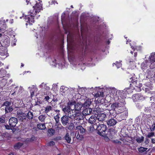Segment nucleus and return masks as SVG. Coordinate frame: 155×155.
I'll use <instances>...</instances> for the list:
<instances>
[{"mask_svg": "<svg viewBox=\"0 0 155 155\" xmlns=\"http://www.w3.org/2000/svg\"><path fill=\"white\" fill-rule=\"evenodd\" d=\"M25 114L23 113H18L16 115V117L18 118V119L21 121H22L23 119L26 118Z\"/></svg>", "mask_w": 155, "mask_h": 155, "instance_id": "2eb2a0df", "label": "nucleus"}, {"mask_svg": "<svg viewBox=\"0 0 155 155\" xmlns=\"http://www.w3.org/2000/svg\"><path fill=\"white\" fill-rule=\"evenodd\" d=\"M30 0H26V2L27 3V4H28Z\"/></svg>", "mask_w": 155, "mask_h": 155, "instance_id": "4d7b16f0", "label": "nucleus"}, {"mask_svg": "<svg viewBox=\"0 0 155 155\" xmlns=\"http://www.w3.org/2000/svg\"><path fill=\"white\" fill-rule=\"evenodd\" d=\"M5 128L7 129H10V127L9 125H5Z\"/></svg>", "mask_w": 155, "mask_h": 155, "instance_id": "3c124183", "label": "nucleus"}, {"mask_svg": "<svg viewBox=\"0 0 155 155\" xmlns=\"http://www.w3.org/2000/svg\"><path fill=\"white\" fill-rule=\"evenodd\" d=\"M51 97H50L49 96H47L45 97V100L46 101L49 102V99H51Z\"/></svg>", "mask_w": 155, "mask_h": 155, "instance_id": "a18cd8bd", "label": "nucleus"}, {"mask_svg": "<svg viewBox=\"0 0 155 155\" xmlns=\"http://www.w3.org/2000/svg\"><path fill=\"white\" fill-rule=\"evenodd\" d=\"M118 140H113V142L114 143H118Z\"/></svg>", "mask_w": 155, "mask_h": 155, "instance_id": "864d4df0", "label": "nucleus"}, {"mask_svg": "<svg viewBox=\"0 0 155 155\" xmlns=\"http://www.w3.org/2000/svg\"><path fill=\"white\" fill-rule=\"evenodd\" d=\"M29 88H31V89H35V90H32V91H32V90H31V96H32L33 95H34V91H35V90H37V88L35 86H32V87H28Z\"/></svg>", "mask_w": 155, "mask_h": 155, "instance_id": "72a5a7b5", "label": "nucleus"}, {"mask_svg": "<svg viewBox=\"0 0 155 155\" xmlns=\"http://www.w3.org/2000/svg\"><path fill=\"white\" fill-rule=\"evenodd\" d=\"M146 73L148 75L147 76V78H150L153 75L154 76V74H155V68H153L150 67V68L147 71Z\"/></svg>", "mask_w": 155, "mask_h": 155, "instance_id": "6e6552de", "label": "nucleus"}, {"mask_svg": "<svg viewBox=\"0 0 155 155\" xmlns=\"http://www.w3.org/2000/svg\"><path fill=\"white\" fill-rule=\"evenodd\" d=\"M94 127L93 126H91L89 127V130L90 132H92L94 130Z\"/></svg>", "mask_w": 155, "mask_h": 155, "instance_id": "c03bdc74", "label": "nucleus"}, {"mask_svg": "<svg viewBox=\"0 0 155 155\" xmlns=\"http://www.w3.org/2000/svg\"><path fill=\"white\" fill-rule=\"evenodd\" d=\"M133 98L136 101L138 100H143L145 99V97L141 94H135L134 95Z\"/></svg>", "mask_w": 155, "mask_h": 155, "instance_id": "9b49d317", "label": "nucleus"}, {"mask_svg": "<svg viewBox=\"0 0 155 155\" xmlns=\"http://www.w3.org/2000/svg\"><path fill=\"white\" fill-rule=\"evenodd\" d=\"M77 139L79 140H82L83 137L82 135H81L79 134V132H78L77 135L76 137Z\"/></svg>", "mask_w": 155, "mask_h": 155, "instance_id": "c9c22d12", "label": "nucleus"}, {"mask_svg": "<svg viewBox=\"0 0 155 155\" xmlns=\"http://www.w3.org/2000/svg\"><path fill=\"white\" fill-rule=\"evenodd\" d=\"M55 111H57V112H58V113H59V112L60 111L59 110H55Z\"/></svg>", "mask_w": 155, "mask_h": 155, "instance_id": "052dcab7", "label": "nucleus"}, {"mask_svg": "<svg viewBox=\"0 0 155 155\" xmlns=\"http://www.w3.org/2000/svg\"><path fill=\"white\" fill-rule=\"evenodd\" d=\"M92 112V110L91 108H86L84 109L82 114L83 115L86 116L90 114Z\"/></svg>", "mask_w": 155, "mask_h": 155, "instance_id": "dca6fc26", "label": "nucleus"}, {"mask_svg": "<svg viewBox=\"0 0 155 155\" xmlns=\"http://www.w3.org/2000/svg\"><path fill=\"white\" fill-rule=\"evenodd\" d=\"M153 96L151 97H150V100H151L152 99H153Z\"/></svg>", "mask_w": 155, "mask_h": 155, "instance_id": "0e129e2a", "label": "nucleus"}, {"mask_svg": "<svg viewBox=\"0 0 155 155\" xmlns=\"http://www.w3.org/2000/svg\"><path fill=\"white\" fill-rule=\"evenodd\" d=\"M35 139V137L34 136H32L31 138L29 139H28V141L30 142H32Z\"/></svg>", "mask_w": 155, "mask_h": 155, "instance_id": "58836bf2", "label": "nucleus"}, {"mask_svg": "<svg viewBox=\"0 0 155 155\" xmlns=\"http://www.w3.org/2000/svg\"><path fill=\"white\" fill-rule=\"evenodd\" d=\"M71 127H72V128H73L74 127V126L73 125H71Z\"/></svg>", "mask_w": 155, "mask_h": 155, "instance_id": "338daca9", "label": "nucleus"}, {"mask_svg": "<svg viewBox=\"0 0 155 155\" xmlns=\"http://www.w3.org/2000/svg\"><path fill=\"white\" fill-rule=\"evenodd\" d=\"M149 142V140L148 139L146 138L145 139V143L146 144H148Z\"/></svg>", "mask_w": 155, "mask_h": 155, "instance_id": "49530a36", "label": "nucleus"}, {"mask_svg": "<svg viewBox=\"0 0 155 155\" xmlns=\"http://www.w3.org/2000/svg\"><path fill=\"white\" fill-rule=\"evenodd\" d=\"M55 3H56L57 4H58V3L57 2L55 1H52L51 2V4H53L55 5Z\"/></svg>", "mask_w": 155, "mask_h": 155, "instance_id": "09e8293b", "label": "nucleus"}, {"mask_svg": "<svg viewBox=\"0 0 155 155\" xmlns=\"http://www.w3.org/2000/svg\"><path fill=\"white\" fill-rule=\"evenodd\" d=\"M23 144V143L18 142L14 145V147L16 150L18 149L21 147Z\"/></svg>", "mask_w": 155, "mask_h": 155, "instance_id": "b1692460", "label": "nucleus"}, {"mask_svg": "<svg viewBox=\"0 0 155 155\" xmlns=\"http://www.w3.org/2000/svg\"><path fill=\"white\" fill-rule=\"evenodd\" d=\"M133 78H130V80H131V79L132 80L133 79ZM131 83H134V82H135V81H134V80H133V81H132V80H131Z\"/></svg>", "mask_w": 155, "mask_h": 155, "instance_id": "5fc2aeb1", "label": "nucleus"}, {"mask_svg": "<svg viewBox=\"0 0 155 155\" xmlns=\"http://www.w3.org/2000/svg\"><path fill=\"white\" fill-rule=\"evenodd\" d=\"M152 107H153V106H155V104L154 103H153L152 104Z\"/></svg>", "mask_w": 155, "mask_h": 155, "instance_id": "6e6d98bb", "label": "nucleus"}, {"mask_svg": "<svg viewBox=\"0 0 155 155\" xmlns=\"http://www.w3.org/2000/svg\"><path fill=\"white\" fill-rule=\"evenodd\" d=\"M5 118H4V117H3V118L0 117V124L4 123L5 122Z\"/></svg>", "mask_w": 155, "mask_h": 155, "instance_id": "a19ab883", "label": "nucleus"}, {"mask_svg": "<svg viewBox=\"0 0 155 155\" xmlns=\"http://www.w3.org/2000/svg\"><path fill=\"white\" fill-rule=\"evenodd\" d=\"M129 89L128 88H126L123 91H117L116 92V94L117 95V94H119L120 96L122 98H126L127 93V90Z\"/></svg>", "mask_w": 155, "mask_h": 155, "instance_id": "0eeeda50", "label": "nucleus"}, {"mask_svg": "<svg viewBox=\"0 0 155 155\" xmlns=\"http://www.w3.org/2000/svg\"><path fill=\"white\" fill-rule=\"evenodd\" d=\"M151 142L153 143H155V138L151 139Z\"/></svg>", "mask_w": 155, "mask_h": 155, "instance_id": "de8ad7c7", "label": "nucleus"}, {"mask_svg": "<svg viewBox=\"0 0 155 155\" xmlns=\"http://www.w3.org/2000/svg\"><path fill=\"white\" fill-rule=\"evenodd\" d=\"M70 114L68 115L69 118L72 120H75L78 121L82 120L83 118L81 113L76 112V113Z\"/></svg>", "mask_w": 155, "mask_h": 155, "instance_id": "7ed1b4c3", "label": "nucleus"}, {"mask_svg": "<svg viewBox=\"0 0 155 155\" xmlns=\"http://www.w3.org/2000/svg\"><path fill=\"white\" fill-rule=\"evenodd\" d=\"M88 122L91 124H93L94 123L97 124V117L94 115L91 116L88 120Z\"/></svg>", "mask_w": 155, "mask_h": 155, "instance_id": "f8f14e48", "label": "nucleus"}, {"mask_svg": "<svg viewBox=\"0 0 155 155\" xmlns=\"http://www.w3.org/2000/svg\"><path fill=\"white\" fill-rule=\"evenodd\" d=\"M113 91H114L115 92L116 91V90L115 89H112Z\"/></svg>", "mask_w": 155, "mask_h": 155, "instance_id": "e2e57ef3", "label": "nucleus"}, {"mask_svg": "<svg viewBox=\"0 0 155 155\" xmlns=\"http://www.w3.org/2000/svg\"><path fill=\"white\" fill-rule=\"evenodd\" d=\"M9 155H15L13 153H11L9 154Z\"/></svg>", "mask_w": 155, "mask_h": 155, "instance_id": "bf43d9fd", "label": "nucleus"}, {"mask_svg": "<svg viewBox=\"0 0 155 155\" xmlns=\"http://www.w3.org/2000/svg\"><path fill=\"white\" fill-rule=\"evenodd\" d=\"M13 110V108L11 105L5 107V111L6 113H10Z\"/></svg>", "mask_w": 155, "mask_h": 155, "instance_id": "6ab92c4d", "label": "nucleus"}, {"mask_svg": "<svg viewBox=\"0 0 155 155\" xmlns=\"http://www.w3.org/2000/svg\"><path fill=\"white\" fill-rule=\"evenodd\" d=\"M69 118L68 116L66 115L62 116L61 119V121L64 126L66 125L69 122Z\"/></svg>", "mask_w": 155, "mask_h": 155, "instance_id": "9d476101", "label": "nucleus"}, {"mask_svg": "<svg viewBox=\"0 0 155 155\" xmlns=\"http://www.w3.org/2000/svg\"><path fill=\"white\" fill-rule=\"evenodd\" d=\"M11 102L8 101H5L2 104V106H5V107H6L10 105H11Z\"/></svg>", "mask_w": 155, "mask_h": 155, "instance_id": "c756f323", "label": "nucleus"}, {"mask_svg": "<svg viewBox=\"0 0 155 155\" xmlns=\"http://www.w3.org/2000/svg\"><path fill=\"white\" fill-rule=\"evenodd\" d=\"M144 137L142 136L141 137H137L136 138L135 140L138 143H141L144 140Z\"/></svg>", "mask_w": 155, "mask_h": 155, "instance_id": "393cba45", "label": "nucleus"}, {"mask_svg": "<svg viewBox=\"0 0 155 155\" xmlns=\"http://www.w3.org/2000/svg\"><path fill=\"white\" fill-rule=\"evenodd\" d=\"M75 101H71L68 102L67 105H61V107L64 113L67 114L68 115L70 114V112H71V110H72L71 109L72 106L75 105Z\"/></svg>", "mask_w": 155, "mask_h": 155, "instance_id": "f03ea898", "label": "nucleus"}, {"mask_svg": "<svg viewBox=\"0 0 155 155\" xmlns=\"http://www.w3.org/2000/svg\"><path fill=\"white\" fill-rule=\"evenodd\" d=\"M137 149L138 151L141 153H143L144 152L146 151L147 149V148L143 147L138 148Z\"/></svg>", "mask_w": 155, "mask_h": 155, "instance_id": "cd10ccee", "label": "nucleus"}, {"mask_svg": "<svg viewBox=\"0 0 155 155\" xmlns=\"http://www.w3.org/2000/svg\"><path fill=\"white\" fill-rule=\"evenodd\" d=\"M75 130L79 131L81 134L84 133L85 132V130L81 126L79 125L77 126L75 128Z\"/></svg>", "mask_w": 155, "mask_h": 155, "instance_id": "f3484780", "label": "nucleus"}, {"mask_svg": "<svg viewBox=\"0 0 155 155\" xmlns=\"http://www.w3.org/2000/svg\"><path fill=\"white\" fill-rule=\"evenodd\" d=\"M46 118V117L45 115H41L39 116L38 117V119L41 122H43L45 120Z\"/></svg>", "mask_w": 155, "mask_h": 155, "instance_id": "c85d7f7f", "label": "nucleus"}, {"mask_svg": "<svg viewBox=\"0 0 155 155\" xmlns=\"http://www.w3.org/2000/svg\"><path fill=\"white\" fill-rule=\"evenodd\" d=\"M97 120L99 121H102L105 120L106 117V115L104 113H101L98 114L97 117Z\"/></svg>", "mask_w": 155, "mask_h": 155, "instance_id": "ddd939ff", "label": "nucleus"}, {"mask_svg": "<svg viewBox=\"0 0 155 155\" xmlns=\"http://www.w3.org/2000/svg\"><path fill=\"white\" fill-rule=\"evenodd\" d=\"M45 112L46 113H48V112L52 111L53 110V107L50 105H47L45 107Z\"/></svg>", "mask_w": 155, "mask_h": 155, "instance_id": "aec40b11", "label": "nucleus"}, {"mask_svg": "<svg viewBox=\"0 0 155 155\" xmlns=\"http://www.w3.org/2000/svg\"><path fill=\"white\" fill-rule=\"evenodd\" d=\"M150 61L151 64L150 67L151 68H155V52L151 54L149 57Z\"/></svg>", "mask_w": 155, "mask_h": 155, "instance_id": "423d86ee", "label": "nucleus"}, {"mask_svg": "<svg viewBox=\"0 0 155 155\" xmlns=\"http://www.w3.org/2000/svg\"><path fill=\"white\" fill-rule=\"evenodd\" d=\"M58 101V99H55L54 97L52 99V101H53L54 102H57Z\"/></svg>", "mask_w": 155, "mask_h": 155, "instance_id": "8fccbe9b", "label": "nucleus"}, {"mask_svg": "<svg viewBox=\"0 0 155 155\" xmlns=\"http://www.w3.org/2000/svg\"><path fill=\"white\" fill-rule=\"evenodd\" d=\"M145 91L146 92H147L149 93H150L151 94H153L154 95H155V92H150L149 91V89L148 88L145 89Z\"/></svg>", "mask_w": 155, "mask_h": 155, "instance_id": "ea45409f", "label": "nucleus"}, {"mask_svg": "<svg viewBox=\"0 0 155 155\" xmlns=\"http://www.w3.org/2000/svg\"><path fill=\"white\" fill-rule=\"evenodd\" d=\"M27 117L29 119H32L33 117L32 113L31 111H28L27 113Z\"/></svg>", "mask_w": 155, "mask_h": 155, "instance_id": "7c9ffc66", "label": "nucleus"}, {"mask_svg": "<svg viewBox=\"0 0 155 155\" xmlns=\"http://www.w3.org/2000/svg\"><path fill=\"white\" fill-rule=\"evenodd\" d=\"M48 132L50 135H52L54 133L55 131L53 129L50 128L48 129Z\"/></svg>", "mask_w": 155, "mask_h": 155, "instance_id": "473e14b6", "label": "nucleus"}, {"mask_svg": "<svg viewBox=\"0 0 155 155\" xmlns=\"http://www.w3.org/2000/svg\"><path fill=\"white\" fill-rule=\"evenodd\" d=\"M155 134L154 132H151L148 133L147 137L148 138H150L151 137H153L154 136Z\"/></svg>", "mask_w": 155, "mask_h": 155, "instance_id": "f704fd0d", "label": "nucleus"}, {"mask_svg": "<svg viewBox=\"0 0 155 155\" xmlns=\"http://www.w3.org/2000/svg\"><path fill=\"white\" fill-rule=\"evenodd\" d=\"M39 1L38 3H36L35 6H33V10H30L28 12L29 15L25 16L26 19H28L27 21H28L30 23L31 22H34V17L38 13L40 12L42 8V5L41 3L42 2L41 0H38Z\"/></svg>", "mask_w": 155, "mask_h": 155, "instance_id": "f257e3e1", "label": "nucleus"}, {"mask_svg": "<svg viewBox=\"0 0 155 155\" xmlns=\"http://www.w3.org/2000/svg\"><path fill=\"white\" fill-rule=\"evenodd\" d=\"M49 146H52L55 144V143L53 141H51L48 144Z\"/></svg>", "mask_w": 155, "mask_h": 155, "instance_id": "79ce46f5", "label": "nucleus"}, {"mask_svg": "<svg viewBox=\"0 0 155 155\" xmlns=\"http://www.w3.org/2000/svg\"><path fill=\"white\" fill-rule=\"evenodd\" d=\"M150 130L151 132L155 130V124H153L151 127H150Z\"/></svg>", "mask_w": 155, "mask_h": 155, "instance_id": "4c0bfd02", "label": "nucleus"}, {"mask_svg": "<svg viewBox=\"0 0 155 155\" xmlns=\"http://www.w3.org/2000/svg\"><path fill=\"white\" fill-rule=\"evenodd\" d=\"M55 126H56V127L55 128V129H62V128H63L64 127H62V126H61V125H57V124H56L55 125Z\"/></svg>", "mask_w": 155, "mask_h": 155, "instance_id": "e433bc0d", "label": "nucleus"}, {"mask_svg": "<svg viewBox=\"0 0 155 155\" xmlns=\"http://www.w3.org/2000/svg\"><path fill=\"white\" fill-rule=\"evenodd\" d=\"M24 66V65L22 63H21V67H23Z\"/></svg>", "mask_w": 155, "mask_h": 155, "instance_id": "69168bd1", "label": "nucleus"}, {"mask_svg": "<svg viewBox=\"0 0 155 155\" xmlns=\"http://www.w3.org/2000/svg\"><path fill=\"white\" fill-rule=\"evenodd\" d=\"M105 138H106V140H108L109 139V138H108V137H106Z\"/></svg>", "mask_w": 155, "mask_h": 155, "instance_id": "774afa93", "label": "nucleus"}, {"mask_svg": "<svg viewBox=\"0 0 155 155\" xmlns=\"http://www.w3.org/2000/svg\"><path fill=\"white\" fill-rule=\"evenodd\" d=\"M18 120L16 118L14 117H11L9 120V123L10 127H15L18 123Z\"/></svg>", "mask_w": 155, "mask_h": 155, "instance_id": "1a4fd4ad", "label": "nucleus"}, {"mask_svg": "<svg viewBox=\"0 0 155 155\" xmlns=\"http://www.w3.org/2000/svg\"><path fill=\"white\" fill-rule=\"evenodd\" d=\"M37 127L40 130H45L46 128L45 124L39 123L37 125Z\"/></svg>", "mask_w": 155, "mask_h": 155, "instance_id": "412c9836", "label": "nucleus"}, {"mask_svg": "<svg viewBox=\"0 0 155 155\" xmlns=\"http://www.w3.org/2000/svg\"><path fill=\"white\" fill-rule=\"evenodd\" d=\"M120 106V104L118 103H113L111 105V108L112 109L115 110L116 108H117Z\"/></svg>", "mask_w": 155, "mask_h": 155, "instance_id": "a878e982", "label": "nucleus"}, {"mask_svg": "<svg viewBox=\"0 0 155 155\" xmlns=\"http://www.w3.org/2000/svg\"><path fill=\"white\" fill-rule=\"evenodd\" d=\"M60 113H58L57 115L54 116V118L56 122V124H58L59 123V118L60 117H59V115H60Z\"/></svg>", "mask_w": 155, "mask_h": 155, "instance_id": "bb28decb", "label": "nucleus"}, {"mask_svg": "<svg viewBox=\"0 0 155 155\" xmlns=\"http://www.w3.org/2000/svg\"><path fill=\"white\" fill-rule=\"evenodd\" d=\"M82 107V104L79 103L76 104L74 105V109L71 110V111L70 113V114H71L72 112H73V114L76 113V112L80 113V111Z\"/></svg>", "mask_w": 155, "mask_h": 155, "instance_id": "39448f33", "label": "nucleus"}, {"mask_svg": "<svg viewBox=\"0 0 155 155\" xmlns=\"http://www.w3.org/2000/svg\"><path fill=\"white\" fill-rule=\"evenodd\" d=\"M104 95V93L103 91H98L95 94L96 97H98L100 96L103 97Z\"/></svg>", "mask_w": 155, "mask_h": 155, "instance_id": "2f4dec72", "label": "nucleus"}, {"mask_svg": "<svg viewBox=\"0 0 155 155\" xmlns=\"http://www.w3.org/2000/svg\"><path fill=\"white\" fill-rule=\"evenodd\" d=\"M118 143H120V144H121V142L120 141H118Z\"/></svg>", "mask_w": 155, "mask_h": 155, "instance_id": "680f3d73", "label": "nucleus"}, {"mask_svg": "<svg viewBox=\"0 0 155 155\" xmlns=\"http://www.w3.org/2000/svg\"><path fill=\"white\" fill-rule=\"evenodd\" d=\"M71 34H69L68 35H67V39H69L70 37L71 36Z\"/></svg>", "mask_w": 155, "mask_h": 155, "instance_id": "603ef678", "label": "nucleus"}, {"mask_svg": "<svg viewBox=\"0 0 155 155\" xmlns=\"http://www.w3.org/2000/svg\"><path fill=\"white\" fill-rule=\"evenodd\" d=\"M64 139L66 140L68 143H70L71 141V138L68 133H67L66 134L64 137Z\"/></svg>", "mask_w": 155, "mask_h": 155, "instance_id": "4be33fe9", "label": "nucleus"}, {"mask_svg": "<svg viewBox=\"0 0 155 155\" xmlns=\"http://www.w3.org/2000/svg\"><path fill=\"white\" fill-rule=\"evenodd\" d=\"M137 53H134V56L135 57H136L137 56Z\"/></svg>", "mask_w": 155, "mask_h": 155, "instance_id": "13d9d810", "label": "nucleus"}, {"mask_svg": "<svg viewBox=\"0 0 155 155\" xmlns=\"http://www.w3.org/2000/svg\"><path fill=\"white\" fill-rule=\"evenodd\" d=\"M117 123L116 118H113L109 120L107 122V124L110 126H114Z\"/></svg>", "mask_w": 155, "mask_h": 155, "instance_id": "4468645a", "label": "nucleus"}, {"mask_svg": "<svg viewBox=\"0 0 155 155\" xmlns=\"http://www.w3.org/2000/svg\"><path fill=\"white\" fill-rule=\"evenodd\" d=\"M91 104V100H87L84 103L82 104L83 107H89Z\"/></svg>", "mask_w": 155, "mask_h": 155, "instance_id": "a211bd4d", "label": "nucleus"}, {"mask_svg": "<svg viewBox=\"0 0 155 155\" xmlns=\"http://www.w3.org/2000/svg\"><path fill=\"white\" fill-rule=\"evenodd\" d=\"M148 62L147 61H145L143 62L141 64V67L142 69L143 70H145L147 67L148 65L147 64Z\"/></svg>", "mask_w": 155, "mask_h": 155, "instance_id": "5701e85b", "label": "nucleus"}, {"mask_svg": "<svg viewBox=\"0 0 155 155\" xmlns=\"http://www.w3.org/2000/svg\"><path fill=\"white\" fill-rule=\"evenodd\" d=\"M97 130L98 131L97 133L98 134L103 136L104 135L105 132L107 129L106 126L104 124H99L97 126Z\"/></svg>", "mask_w": 155, "mask_h": 155, "instance_id": "20e7f679", "label": "nucleus"}, {"mask_svg": "<svg viewBox=\"0 0 155 155\" xmlns=\"http://www.w3.org/2000/svg\"><path fill=\"white\" fill-rule=\"evenodd\" d=\"M116 65L117 66V68H120L121 66V64L119 62H116Z\"/></svg>", "mask_w": 155, "mask_h": 155, "instance_id": "37998d69", "label": "nucleus"}]
</instances>
